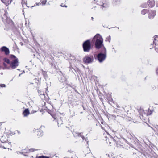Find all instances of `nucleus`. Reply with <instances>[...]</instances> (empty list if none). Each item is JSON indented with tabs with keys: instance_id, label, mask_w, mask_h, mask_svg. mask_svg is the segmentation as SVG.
I'll return each mask as SVG.
<instances>
[{
	"instance_id": "obj_1",
	"label": "nucleus",
	"mask_w": 158,
	"mask_h": 158,
	"mask_svg": "<svg viewBox=\"0 0 158 158\" xmlns=\"http://www.w3.org/2000/svg\"><path fill=\"white\" fill-rule=\"evenodd\" d=\"M92 41L95 42L96 47L99 48L101 47L103 42V39L101 36L99 34H97L94 37Z\"/></svg>"
},
{
	"instance_id": "obj_13",
	"label": "nucleus",
	"mask_w": 158,
	"mask_h": 158,
	"mask_svg": "<svg viewBox=\"0 0 158 158\" xmlns=\"http://www.w3.org/2000/svg\"><path fill=\"white\" fill-rule=\"evenodd\" d=\"M110 36L107 37L106 38V41H108L109 42H110Z\"/></svg>"
},
{
	"instance_id": "obj_25",
	"label": "nucleus",
	"mask_w": 158,
	"mask_h": 158,
	"mask_svg": "<svg viewBox=\"0 0 158 158\" xmlns=\"http://www.w3.org/2000/svg\"><path fill=\"white\" fill-rule=\"evenodd\" d=\"M104 5H104V4H103V7H105V6H104Z\"/></svg>"
},
{
	"instance_id": "obj_19",
	"label": "nucleus",
	"mask_w": 158,
	"mask_h": 158,
	"mask_svg": "<svg viewBox=\"0 0 158 158\" xmlns=\"http://www.w3.org/2000/svg\"><path fill=\"white\" fill-rule=\"evenodd\" d=\"M34 150H35V149H29V151L30 152H33V151H34Z\"/></svg>"
},
{
	"instance_id": "obj_12",
	"label": "nucleus",
	"mask_w": 158,
	"mask_h": 158,
	"mask_svg": "<svg viewBox=\"0 0 158 158\" xmlns=\"http://www.w3.org/2000/svg\"><path fill=\"white\" fill-rule=\"evenodd\" d=\"M146 10H145V9H144L142 11H141V13L142 14H143V15H144L145 14V13H146Z\"/></svg>"
},
{
	"instance_id": "obj_15",
	"label": "nucleus",
	"mask_w": 158,
	"mask_h": 158,
	"mask_svg": "<svg viewBox=\"0 0 158 158\" xmlns=\"http://www.w3.org/2000/svg\"><path fill=\"white\" fill-rule=\"evenodd\" d=\"M0 86L2 87H5V85L4 84H0Z\"/></svg>"
},
{
	"instance_id": "obj_2",
	"label": "nucleus",
	"mask_w": 158,
	"mask_h": 158,
	"mask_svg": "<svg viewBox=\"0 0 158 158\" xmlns=\"http://www.w3.org/2000/svg\"><path fill=\"white\" fill-rule=\"evenodd\" d=\"M10 60L11 61L10 65L12 68L15 69L18 65L17 59L15 56L11 55L10 57Z\"/></svg>"
},
{
	"instance_id": "obj_20",
	"label": "nucleus",
	"mask_w": 158,
	"mask_h": 158,
	"mask_svg": "<svg viewBox=\"0 0 158 158\" xmlns=\"http://www.w3.org/2000/svg\"><path fill=\"white\" fill-rule=\"evenodd\" d=\"M156 52H158V48H156Z\"/></svg>"
},
{
	"instance_id": "obj_23",
	"label": "nucleus",
	"mask_w": 158,
	"mask_h": 158,
	"mask_svg": "<svg viewBox=\"0 0 158 158\" xmlns=\"http://www.w3.org/2000/svg\"><path fill=\"white\" fill-rule=\"evenodd\" d=\"M36 158H40V156H37Z\"/></svg>"
},
{
	"instance_id": "obj_8",
	"label": "nucleus",
	"mask_w": 158,
	"mask_h": 158,
	"mask_svg": "<svg viewBox=\"0 0 158 158\" xmlns=\"http://www.w3.org/2000/svg\"><path fill=\"white\" fill-rule=\"evenodd\" d=\"M156 15V12L155 11H151L149 13V17L150 19H152Z\"/></svg>"
},
{
	"instance_id": "obj_6",
	"label": "nucleus",
	"mask_w": 158,
	"mask_h": 158,
	"mask_svg": "<svg viewBox=\"0 0 158 158\" xmlns=\"http://www.w3.org/2000/svg\"><path fill=\"white\" fill-rule=\"evenodd\" d=\"M3 61L4 62L3 63V64L4 66L6 68H7V65L6 64H10V61H11V60H10V59L9 60L8 58H4L3 59Z\"/></svg>"
},
{
	"instance_id": "obj_11",
	"label": "nucleus",
	"mask_w": 158,
	"mask_h": 158,
	"mask_svg": "<svg viewBox=\"0 0 158 158\" xmlns=\"http://www.w3.org/2000/svg\"><path fill=\"white\" fill-rule=\"evenodd\" d=\"M106 141L107 144H109V145H110L111 142L113 141V138H108L106 139Z\"/></svg>"
},
{
	"instance_id": "obj_3",
	"label": "nucleus",
	"mask_w": 158,
	"mask_h": 158,
	"mask_svg": "<svg viewBox=\"0 0 158 158\" xmlns=\"http://www.w3.org/2000/svg\"><path fill=\"white\" fill-rule=\"evenodd\" d=\"M91 48L89 40H87L83 44V48L85 52H88Z\"/></svg>"
},
{
	"instance_id": "obj_4",
	"label": "nucleus",
	"mask_w": 158,
	"mask_h": 158,
	"mask_svg": "<svg viewBox=\"0 0 158 158\" xmlns=\"http://www.w3.org/2000/svg\"><path fill=\"white\" fill-rule=\"evenodd\" d=\"M98 59L100 62L103 61L106 58V55L100 53L98 55Z\"/></svg>"
},
{
	"instance_id": "obj_17",
	"label": "nucleus",
	"mask_w": 158,
	"mask_h": 158,
	"mask_svg": "<svg viewBox=\"0 0 158 158\" xmlns=\"http://www.w3.org/2000/svg\"><path fill=\"white\" fill-rule=\"evenodd\" d=\"M40 158H49V157L44 156H40Z\"/></svg>"
},
{
	"instance_id": "obj_14",
	"label": "nucleus",
	"mask_w": 158,
	"mask_h": 158,
	"mask_svg": "<svg viewBox=\"0 0 158 158\" xmlns=\"http://www.w3.org/2000/svg\"><path fill=\"white\" fill-rule=\"evenodd\" d=\"M2 2L4 3H6L7 2H8V0H1Z\"/></svg>"
},
{
	"instance_id": "obj_9",
	"label": "nucleus",
	"mask_w": 158,
	"mask_h": 158,
	"mask_svg": "<svg viewBox=\"0 0 158 158\" xmlns=\"http://www.w3.org/2000/svg\"><path fill=\"white\" fill-rule=\"evenodd\" d=\"M148 3L149 6L152 7L154 6V0H148Z\"/></svg>"
},
{
	"instance_id": "obj_18",
	"label": "nucleus",
	"mask_w": 158,
	"mask_h": 158,
	"mask_svg": "<svg viewBox=\"0 0 158 158\" xmlns=\"http://www.w3.org/2000/svg\"><path fill=\"white\" fill-rule=\"evenodd\" d=\"M46 0H45L44 1H43L42 2V3L43 4H45L46 3Z\"/></svg>"
},
{
	"instance_id": "obj_16",
	"label": "nucleus",
	"mask_w": 158,
	"mask_h": 158,
	"mask_svg": "<svg viewBox=\"0 0 158 158\" xmlns=\"http://www.w3.org/2000/svg\"><path fill=\"white\" fill-rule=\"evenodd\" d=\"M78 136H81L82 137V138L84 140V137L83 136H81V133H80V134H78Z\"/></svg>"
},
{
	"instance_id": "obj_26",
	"label": "nucleus",
	"mask_w": 158,
	"mask_h": 158,
	"mask_svg": "<svg viewBox=\"0 0 158 158\" xmlns=\"http://www.w3.org/2000/svg\"><path fill=\"white\" fill-rule=\"evenodd\" d=\"M93 19V17H92V19Z\"/></svg>"
},
{
	"instance_id": "obj_24",
	"label": "nucleus",
	"mask_w": 158,
	"mask_h": 158,
	"mask_svg": "<svg viewBox=\"0 0 158 158\" xmlns=\"http://www.w3.org/2000/svg\"><path fill=\"white\" fill-rule=\"evenodd\" d=\"M61 6L62 7H64V6H62V5H61Z\"/></svg>"
},
{
	"instance_id": "obj_10",
	"label": "nucleus",
	"mask_w": 158,
	"mask_h": 158,
	"mask_svg": "<svg viewBox=\"0 0 158 158\" xmlns=\"http://www.w3.org/2000/svg\"><path fill=\"white\" fill-rule=\"evenodd\" d=\"M29 114V112L28 109H26L23 112L24 116H27Z\"/></svg>"
},
{
	"instance_id": "obj_7",
	"label": "nucleus",
	"mask_w": 158,
	"mask_h": 158,
	"mask_svg": "<svg viewBox=\"0 0 158 158\" xmlns=\"http://www.w3.org/2000/svg\"><path fill=\"white\" fill-rule=\"evenodd\" d=\"M1 50L2 51L4 52L6 55H8L9 53V49L6 47L3 46L1 48Z\"/></svg>"
},
{
	"instance_id": "obj_21",
	"label": "nucleus",
	"mask_w": 158,
	"mask_h": 158,
	"mask_svg": "<svg viewBox=\"0 0 158 158\" xmlns=\"http://www.w3.org/2000/svg\"><path fill=\"white\" fill-rule=\"evenodd\" d=\"M2 148H3L5 149H6V148L4 146H3V147H2Z\"/></svg>"
},
{
	"instance_id": "obj_5",
	"label": "nucleus",
	"mask_w": 158,
	"mask_h": 158,
	"mask_svg": "<svg viewBox=\"0 0 158 158\" xmlns=\"http://www.w3.org/2000/svg\"><path fill=\"white\" fill-rule=\"evenodd\" d=\"M93 57H89L88 56L85 57L83 60L84 62L85 63H89L93 61Z\"/></svg>"
},
{
	"instance_id": "obj_22",
	"label": "nucleus",
	"mask_w": 158,
	"mask_h": 158,
	"mask_svg": "<svg viewBox=\"0 0 158 158\" xmlns=\"http://www.w3.org/2000/svg\"><path fill=\"white\" fill-rule=\"evenodd\" d=\"M156 73L158 74V69L156 70Z\"/></svg>"
},
{
	"instance_id": "obj_27",
	"label": "nucleus",
	"mask_w": 158,
	"mask_h": 158,
	"mask_svg": "<svg viewBox=\"0 0 158 158\" xmlns=\"http://www.w3.org/2000/svg\"><path fill=\"white\" fill-rule=\"evenodd\" d=\"M4 158H6L5 157H4Z\"/></svg>"
}]
</instances>
